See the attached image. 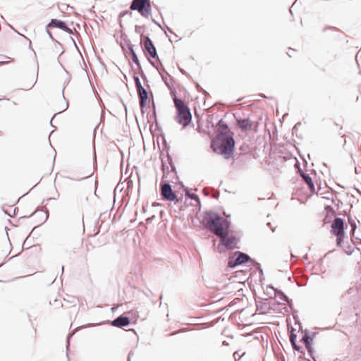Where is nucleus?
<instances>
[{
    "instance_id": "1",
    "label": "nucleus",
    "mask_w": 361,
    "mask_h": 361,
    "mask_svg": "<svg viewBox=\"0 0 361 361\" xmlns=\"http://www.w3.org/2000/svg\"><path fill=\"white\" fill-rule=\"evenodd\" d=\"M212 147L215 152L228 158L233 154L234 140L228 133H221L212 141Z\"/></svg>"
},
{
    "instance_id": "2",
    "label": "nucleus",
    "mask_w": 361,
    "mask_h": 361,
    "mask_svg": "<svg viewBox=\"0 0 361 361\" xmlns=\"http://www.w3.org/2000/svg\"><path fill=\"white\" fill-rule=\"evenodd\" d=\"M173 102L177 110L176 121L185 128L191 122L192 120V114L190 109L188 105L180 99L174 98Z\"/></svg>"
},
{
    "instance_id": "3",
    "label": "nucleus",
    "mask_w": 361,
    "mask_h": 361,
    "mask_svg": "<svg viewBox=\"0 0 361 361\" xmlns=\"http://www.w3.org/2000/svg\"><path fill=\"white\" fill-rule=\"evenodd\" d=\"M209 229L219 237L228 234L229 224L221 216H216L208 223Z\"/></svg>"
},
{
    "instance_id": "4",
    "label": "nucleus",
    "mask_w": 361,
    "mask_h": 361,
    "mask_svg": "<svg viewBox=\"0 0 361 361\" xmlns=\"http://www.w3.org/2000/svg\"><path fill=\"white\" fill-rule=\"evenodd\" d=\"M130 8L131 10L137 11L145 18L151 15L152 8L149 0H133Z\"/></svg>"
},
{
    "instance_id": "5",
    "label": "nucleus",
    "mask_w": 361,
    "mask_h": 361,
    "mask_svg": "<svg viewBox=\"0 0 361 361\" xmlns=\"http://www.w3.org/2000/svg\"><path fill=\"white\" fill-rule=\"evenodd\" d=\"M331 232L336 236V243L340 245L345 235L344 224L341 218H336L331 224Z\"/></svg>"
},
{
    "instance_id": "6",
    "label": "nucleus",
    "mask_w": 361,
    "mask_h": 361,
    "mask_svg": "<svg viewBox=\"0 0 361 361\" xmlns=\"http://www.w3.org/2000/svg\"><path fill=\"white\" fill-rule=\"evenodd\" d=\"M134 80H135L136 89L137 91V94H138V96L140 98V105L141 109L142 110L149 103V99L148 97V92L142 87L141 82L138 77H135Z\"/></svg>"
},
{
    "instance_id": "7",
    "label": "nucleus",
    "mask_w": 361,
    "mask_h": 361,
    "mask_svg": "<svg viewBox=\"0 0 361 361\" xmlns=\"http://www.w3.org/2000/svg\"><path fill=\"white\" fill-rule=\"evenodd\" d=\"M144 40V47L145 51L147 52V55L153 59H155L157 57V54L156 51V48L154 46L152 40L149 39V37L145 36L143 37Z\"/></svg>"
},
{
    "instance_id": "8",
    "label": "nucleus",
    "mask_w": 361,
    "mask_h": 361,
    "mask_svg": "<svg viewBox=\"0 0 361 361\" xmlns=\"http://www.w3.org/2000/svg\"><path fill=\"white\" fill-rule=\"evenodd\" d=\"M161 195L164 199L173 201L176 198V195L173 192L171 187L169 184H164L161 187Z\"/></svg>"
},
{
    "instance_id": "9",
    "label": "nucleus",
    "mask_w": 361,
    "mask_h": 361,
    "mask_svg": "<svg viewBox=\"0 0 361 361\" xmlns=\"http://www.w3.org/2000/svg\"><path fill=\"white\" fill-rule=\"evenodd\" d=\"M48 27H58V28H60V29L67 32L68 33L72 32L71 30L66 26V25L64 22L61 21L57 19H52L51 20V22L49 23Z\"/></svg>"
},
{
    "instance_id": "10",
    "label": "nucleus",
    "mask_w": 361,
    "mask_h": 361,
    "mask_svg": "<svg viewBox=\"0 0 361 361\" xmlns=\"http://www.w3.org/2000/svg\"><path fill=\"white\" fill-rule=\"evenodd\" d=\"M130 324V320L127 317L120 316L116 319L111 322V325L116 327H123L128 326Z\"/></svg>"
},
{
    "instance_id": "11",
    "label": "nucleus",
    "mask_w": 361,
    "mask_h": 361,
    "mask_svg": "<svg viewBox=\"0 0 361 361\" xmlns=\"http://www.w3.org/2000/svg\"><path fill=\"white\" fill-rule=\"evenodd\" d=\"M221 240V243L226 247L229 249H233L235 247L236 244V240L235 238L228 237V234H225L224 237H219Z\"/></svg>"
},
{
    "instance_id": "12",
    "label": "nucleus",
    "mask_w": 361,
    "mask_h": 361,
    "mask_svg": "<svg viewBox=\"0 0 361 361\" xmlns=\"http://www.w3.org/2000/svg\"><path fill=\"white\" fill-rule=\"evenodd\" d=\"M238 125L244 131L250 130L252 128V122L248 118L238 120Z\"/></svg>"
},
{
    "instance_id": "13",
    "label": "nucleus",
    "mask_w": 361,
    "mask_h": 361,
    "mask_svg": "<svg viewBox=\"0 0 361 361\" xmlns=\"http://www.w3.org/2000/svg\"><path fill=\"white\" fill-rule=\"evenodd\" d=\"M248 260V257L245 254H239V255L237 257V258L235 260V262L233 264H231V262H229L230 267H235L236 265L241 264L243 263L246 262Z\"/></svg>"
},
{
    "instance_id": "14",
    "label": "nucleus",
    "mask_w": 361,
    "mask_h": 361,
    "mask_svg": "<svg viewBox=\"0 0 361 361\" xmlns=\"http://www.w3.org/2000/svg\"><path fill=\"white\" fill-rule=\"evenodd\" d=\"M301 342H302L306 348L307 349V350L311 353L312 351V339L307 335H303L301 340H300Z\"/></svg>"
},
{
    "instance_id": "15",
    "label": "nucleus",
    "mask_w": 361,
    "mask_h": 361,
    "mask_svg": "<svg viewBox=\"0 0 361 361\" xmlns=\"http://www.w3.org/2000/svg\"><path fill=\"white\" fill-rule=\"evenodd\" d=\"M302 177L303 180H305V182L309 186L310 191L314 192V183L312 182L311 177L309 175L305 174V173H303L302 175Z\"/></svg>"
},
{
    "instance_id": "16",
    "label": "nucleus",
    "mask_w": 361,
    "mask_h": 361,
    "mask_svg": "<svg viewBox=\"0 0 361 361\" xmlns=\"http://www.w3.org/2000/svg\"><path fill=\"white\" fill-rule=\"evenodd\" d=\"M296 335L294 334V330L292 329L290 335V341L293 346V348L298 351H300L301 348L296 344Z\"/></svg>"
},
{
    "instance_id": "17",
    "label": "nucleus",
    "mask_w": 361,
    "mask_h": 361,
    "mask_svg": "<svg viewBox=\"0 0 361 361\" xmlns=\"http://www.w3.org/2000/svg\"><path fill=\"white\" fill-rule=\"evenodd\" d=\"M131 53H132V59H133V61H134L135 63L138 65L139 64V60H138V58H137L136 54L135 53V51L133 49L131 50Z\"/></svg>"
},
{
    "instance_id": "18",
    "label": "nucleus",
    "mask_w": 361,
    "mask_h": 361,
    "mask_svg": "<svg viewBox=\"0 0 361 361\" xmlns=\"http://www.w3.org/2000/svg\"><path fill=\"white\" fill-rule=\"evenodd\" d=\"M191 197H192V198H195V199H197V196H196V195H191Z\"/></svg>"
}]
</instances>
